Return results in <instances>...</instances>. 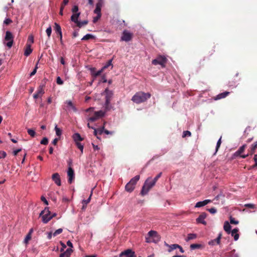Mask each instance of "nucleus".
Returning <instances> with one entry per match:
<instances>
[{
    "instance_id": "f257e3e1",
    "label": "nucleus",
    "mask_w": 257,
    "mask_h": 257,
    "mask_svg": "<svg viewBox=\"0 0 257 257\" xmlns=\"http://www.w3.org/2000/svg\"><path fill=\"white\" fill-rule=\"evenodd\" d=\"M151 96V94L149 92L145 93L143 91H139L132 97V100L137 104H140L147 101Z\"/></svg>"
},
{
    "instance_id": "f03ea898",
    "label": "nucleus",
    "mask_w": 257,
    "mask_h": 257,
    "mask_svg": "<svg viewBox=\"0 0 257 257\" xmlns=\"http://www.w3.org/2000/svg\"><path fill=\"white\" fill-rule=\"evenodd\" d=\"M154 181H152L151 178H148L145 182L141 191V194L145 196L147 194L150 190L155 185Z\"/></svg>"
},
{
    "instance_id": "7ed1b4c3",
    "label": "nucleus",
    "mask_w": 257,
    "mask_h": 257,
    "mask_svg": "<svg viewBox=\"0 0 257 257\" xmlns=\"http://www.w3.org/2000/svg\"><path fill=\"white\" fill-rule=\"evenodd\" d=\"M140 178V175H137L131 179L130 182L125 185V190L128 192H132L134 190L135 186L137 182L139 180Z\"/></svg>"
},
{
    "instance_id": "20e7f679",
    "label": "nucleus",
    "mask_w": 257,
    "mask_h": 257,
    "mask_svg": "<svg viewBox=\"0 0 257 257\" xmlns=\"http://www.w3.org/2000/svg\"><path fill=\"white\" fill-rule=\"evenodd\" d=\"M50 214L51 212L49 211L48 207H46L44 210L41 211L40 214V216H42L43 223H48L53 218V216H51Z\"/></svg>"
},
{
    "instance_id": "39448f33",
    "label": "nucleus",
    "mask_w": 257,
    "mask_h": 257,
    "mask_svg": "<svg viewBox=\"0 0 257 257\" xmlns=\"http://www.w3.org/2000/svg\"><path fill=\"white\" fill-rule=\"evenodd\" d=\"M14 42V37L12 33L10 31H7L6 36L4 40V44L7 46L9 48L12 47Z\"/></svg>"
},
{
    "instance_id": "423d86ee",
    "label": "nucleus",
    "mask_w": 257,
    "mask_h": 257,
    "mask_svg": "<svg viewBox=\"0 0 257 257\" xmlns=\"http://www.w3.org/2000/svg\"><path fill=\"white\" fill-rule=\"evenodd\" d=\"M104 93L105 94V108L106 110L110 109V102L113 96V92L106 88Z\"/></svg>"
},
{
    "instance_id": "0eeeda50",
    "label": "nucleus",
    "mask_w": 257,
    "mask_h": 257,
    "mask_svg": "<svg viewBox=\"0 0 257 257\" xmlns=\"http://www.w3.org/2000/svg\"><path fill=\"white\" fill-rule=\"evenodd\" d=\"M167 61V59L165 56L160 55L156 59L153 60L152 63L155 65H160L162 68H164L166 66Z\"/></svg>"
},
{
    "instance_id": "6e6552de",
    "label": "nucleus",
    "mask_w": 257,
    "mask_h": 257,
    "mask_svg": "<svg viewBox=\"0 0 257 257\" xmlns=\"http://www.w3.org/2000/svg\"><path fill=\"white\" fill-rule=\"evenodd\" d=\"M133 37V34L129 32L127 30H124L121 37V41L129 42L132 40Z\"/></svg>"
},
{
    "instance_id": "1a4fd4ad",
    "label": "nucleus",
    "mask_w": 257,
    "mask_h": 257,
    "mask_svg": "<svg viewBox=\"0 0 257 257\" xmlns=\"http://www.w3.org/2000/svg\"><path fill=\"white\" fill-rule=\"evenodd\" d=\"M104 112L102 110H99L98 111H95L94 113V115L91 117H90L88 120L93 122L99 119V118L103 116L104 115Z\"/></svg>"
},
{
    "instance_id": "9d476101",
    "label": "nucleus",
    "mask_w": 257,
    "mask_h": 257,
    "mask_svg": "<svg viewBox=\"0 0 257 257\" xmlns=\"http://www.w3.org/2000/svg\"><path fill=\"white\" fill-rule=\"evenodd\" d=\"M119 257H137L135 251L131 249H127L122 251L119 254Z\"/></svg>"
},
{
    "instance_id": "9b49d317",
    "label": "nucleus",
    "mask_w": 257,
    "mask_h": 257,
    "mask_svg": "<svg viewBox=\"0 0 257 257\" xmlns=\"http://www.w3.org/2000/svg\"><path fill=\"white\" fill-rule=\"evenodd\" d=\"M67 175L68 177V182L71 184L75 178L74 171L72 168H68Z\"/></svg>"
},
{
    "instance_id": "f8f14e48",
    "label": "nucleus",
    "mask_w": 257,
    "mask_h": 257,
    "mask_svg": "<svg viewBox=\"0 0 257 257\" xmlns=\"http://www.w3.org/2000/svg\"><path fill=\"white\" fill-rule=\"evenodd\" d=\"M148 234L150 237H153L154 238V241L156 242H158L160 239L159 235H158L157 232L156 231L151 230L148 232Z\"/></svg>"
},
{
    "instance_id": "ddd939ff",
    "label": "nucleus",
    "mask_w": 257,
    "mask_h": 257,
    "mask_svg": "<svg viewBox=\"0 0 257 257\" xmlns=\"http://www.w3.org/2000/svg\"><path fill=\"white\" fill-rule=\"evenodd\" d=\"M257 148V142H255L253 145H252L251 147L248 150L249 153L247 155H241L240 157L242 158H245L249 155H252L254 153L255 150Z\"/></svg>"
},
{
    "instance_id": "4468645a",
    "label": "nucleus",
    "mask_w": 257,
    "mask_h": 257,
    "mask_svg": "<svg viewBox=\"0 0 257 257\" xmlns=\"http://www.w3.org/2000/svg\"><path fill=\"white\" fill-rule=\"evenodd\" d=\"M52 179L53 181L57 184L58 186L61 185V179L60 177V175L58 173H56L52 175Z\"/></svg>"
},
{
    "instance_id": "2eb2a0df",
    "label": "nucleus",
    "mask_w": 257,
    "mask_h": 257,
    "mask_svg": "<svg viewBox=\"0 0 257 257\" xmlns=\"http://www.w3.org/2000/svg\"><path fill=\"white\" fill-rule=\"evenodd\" d=\"M221 236H222L221 233H219L218 234V237L216 238L211 240L209 241V242H208L209 245H214L215 244V243L217 244H219L220 243V239L221 238Z\"/></svg>"
},
{
    "instance_id": "dca6fc26",
    "label": "nucleus",
    "mask_w": 257,
    "mask_h": 257,
    "mask_svg": "<svg viewBox=\"0 0 257 257\" xmlns=\"http://www.w3.org/2000/svg\"><path fill=\"white\" fill-rule=\"evenodd\" d=\"M206 217V214L205 213H201L199 217L196 219V221L198 223H201L203 224H206V222L204 220Z\"/></svg>"
},
{
    "instance_id": "f3484780",
    "label": "nucleus",
    "mask_w": 257,
    "mask_h": 257,
    "mask_svg": "<svg viewBox=\"0 0 257 257\" xmlns=\"http://www.w3.org/2000/svg\"><path fill=\"white\" fill-rule=\"evenodd\" d=\"M72 252L73 250L71 248H68L65 251L61 253L60 254L59 257H69Z\"/></svg>"
},
{
    "instance_id": "a211bd4d",
    "label": "nucleus",
    "mask_w": 257,
    "mask_h": 257,
    "mask_svg": "<svg viewBox=\"0 0 257 257\" xmlns=\"http://www.w3.org/2000/svg\"><path fill=\"white\" fill-rule=\"evenodd\" d=\"M230 93L228 91H225L217 95L214 97V100H219L226 97Z\"/></svg>"
},
{
    "instance_id": "6ab92c4d",
    "label": "nucleus",
    "mask_w": 257,
    "mask_h": 257,
    "mask_svg": "<svg viewBox=\"0 0 257 257\" xmlns=\"http://www.w3.org/2000/svg\"><path fill=\"white\" fill-rule=\"evenodd\" d=\"M210 202H211V200H209V199L205 200L203 201H199V202H198L196 204L195 207H201L206 205V204H207L208 203H210Z\"/></svg>"
},
{
    "instance_id": "aec40b11",
    "label": "nucleus",
    "mask_w": 257,
    "mask_h": 257,
    "mask_svg": "<svg viewBox=\"0 0 257 257\" xmlns=\"http://www.w3.org/2000/svg\"><path fill=\"white\" fill-rule=\"evenodd\" d=\"M102 4H100V3H97L96 5L95 9L94 11V13L96 14L97 15L101 16V9L102 6Z\"/></svg>"
},
{
    "instance_id": "412c9836",
    "label": "nucleus",
    "mask_w": 257,
    "mask_h": 257,
    "mask_svg": "<svg viewBox=\"0 0 257 257\" xmlns=\"http://www.w3.org/2000/svg\"><path fill=\"white\" fill-rule=\"evenodd\" d=\"M164 244H165V246L169 247L168 251L169 252H171L174 249L177 248V247H179V244H173L169 245L166 242H165Z\"/></svg>"
},
{
    "instance_id": "4be33fe9",
    "label": "nucleus",
    "mask_w": 257,
    "mask_h": 257,
    "mask_svg": "<svg viewBox=\"0 0 257 257\" xmlns=\"http://www.w3.org/2000/svg\"><path fill=\"white\" fill-rule=\"evenodd\" d=\"M80 12L76 13L75 14H73V15L71 17V20L75 24H77V23L79 22L78 19L80 17Z\"/></svg>"
},
{
    "instance_id": "5701e85b",
    "label": "nucleus",
    "mask_w": 257,
    "mask_h": 257,
    "mask_svg": "<svg viewBox=\"0 0 257 257\" xmlns=\"http://www.w3.org/2000/svg\"><path fill=\"white\" fill-rule=\"evenodd\" d=\"M90 71L91 75L95 77L100 75L103 71V70L101 69L97 71H96V69L95 68H91Z\"/></svg>"
},
{
    "instance_id": "b1692460",
    "label": "nucleus",
    "mask_w": 257,
    "mask_h": 257,
    "mask_svg": "<svg viewBox=\"0 0 257 257\" xmlns=\"http://www.w3.org/2000/svg\"><path fill=\"white\" fill-rule=\"evenodd\" d=\"M224 230L228 233H230L231 226L228 221H225L223 226Z\"/></svg>"
},
{
    "instance_id": "393cba45",
    "label": "nucleus",
    "mask_w": 257,
    "mask_h": 257,
    "mask_svg": "<svg viewBox=\"0 0 257 257\" xmlns=\"http://www.w3.org/2000/svg\"><path fill=\"white\" fill-rule=\"evenodd\" d=\"M246 148V145H243L241 147H240L239 149L235 153L234 155L238 156L240 155L244 151L245 148Z\"/></svg>"
},
{
    "instance_id": "a878e982",
    "label": "nucleus",
    "mask_w": 257,
    "mask_h": 257,
    "mask_svg": "<svg viewBox=\"0 0 257 257\" xmlns=\"http://www.w3.org/2000/svg\"><path fill=\"white\" fill-rule=\"evenodd\" d=\"M73 138L76 143L82 141L83 140V139L81 137L80 134L78 133L74 134L73 135Z\"/></svg>"
},
{
    "instance_id": "bb28decb",
    "label": "nucleus",
    "mask_w": 257,
    "mask_h": 257,
    "mask_svg": "<svg viewBox=\"0 0 257 257\" xmlns=\"http://www.w3.org/2000/svg\"><path fill=\"white\" fill-rule=\"evenodd\" d=\"M32 52L30 44H27L26 48L25 51L24 55L26 56H29Z\"/></svg>"
},
{
    "instance_id": "cd10ccee",
    "label": "nucleus",
    "mask_w": 257,
    "mask_h": 257,
    "mask_svg": "<svg viewBox=\"0 0 257 257\" xmlns=\"http://www.w3.org/2000/svg\"><path fill=\"white\" fill-rule=\"evenodd\" d=\"M92 194V191H91V193L89 198L87 199L83 200L82 201V203H83L82 209H85L86 208L87 204L90 202Z\"/></svg>"
},
{
    "instance_id": "c85d7f7f",
    "label": "nucleus",
    "mask_w": 257,
    "mask_h": 257,
    "mask_svg": "<svg viewBox=\"0 0 257 257\" xmlns=\"http://www.w3.org/2000/svg\"><path fill=\"white\" fill-rule=\"evenodd\" d=\"M54 29L55 31V32L58 34L62 33L61 28L60 26L57 23H55L54 24Z\"/></svg>"
},
{
    "instance_id": "c756f323",
    "label": "nucleus",
    "mask_w": 257,
    "mask_h": 257,
    "mask_svg": "<svg viewBox=\"0 0 257 257\" xmlns=\"http://www.w3.org/2000/svg\"><path fill=\"white\" fill-rule=\"evenodd\" d=\"M95 37L94 36L88 34L85 35L82 39V40L85 41V40H88L89 39H94Z\"/></svg>"
},
{
    "instance_id": "7c9ffc66",
    "label": "nucleus",
    "mask_w": 257,
    "mask_h": 257,
    "mask_svg": "<svg viewBox=\"0 0 257 257\" xmlns=\"http://www.w3.org/2000/svg\"><path fill=\"white\" fill-rule=\"evenodd\" d=\"M36 93L40 97H41L44 93V90L43 87L40 86L36 92Z\"/></svg>"
},
{
    "instance_id": "2f4dec72",
    "label": "nucleus",
    "mask_w": 257,
    "mask_h": 257,
    "mask_svg": "<svg viewBox=\"0 0 257 257\" xmlns=\"http://www.w3.org/2000/svg\"><path fill=\"white\" fill-rule=\"evenodd\" d=\"M197 237V235L194 233H189L188 234L187 238H186V241H188L190 240L195 239Z\"/></svg>"
},
{
    "instance_id": "473e14b6",
    "label": "nucleus",
    "mask_w": 257,
    "mask_h": 257,
    "mask_svg": "<svg viewBox=\"0 0 257 257\" xmlns=\"http://www.w3.org/2000/svg\"><path fill=\"white\" fill-rule=\"evenodd\" d=\"M88 22L87 20H84L83 21L80 22L79 21L77 23L76 26L79 28H81L83 26L86 25L88 24Z\"/></svg>"
},
{
    "instance_id": "72a5a7b5",
    "label": "nucleus",
    "mask_w": 257,
    "mask_h": 257,
    "mask_svg": "<svg viewBox=\"0 0 257 257\" xmlns=\"http://www.w3.org/2000/svg\"><path fill=\"white\" fill-rule=\"evenodd\" d=\"M28 134L32 138H34L36 135V133L35 131V130L31 128H29L27 130Z\"/></svg>"
},
{
    "instance_id": "f704fd0d",
    "label": "nucleus",
    "mask_w": 257,
    "mask_h": 257,
    "mask_svg": "<svg viewBox=\"0 0 257 257\" xmlns=\"http://www.w3.org/2000/svg\"><path fill=\"white\" fill-rule=\"evenodd\" d=\"M66 103L67 104L68 106L70 107L73 109V110L74 111H76L77 109L73 105V104L71 100L66 101Z\"/></svg>"
},
{
    "instance_id": "c9c22d12",
    "label": "nucleus",
    "mask_w": 257,
    "mask_h": 257,
    "mask_svg": "<svg viewBox=\"0 0 257 257\" xmlns=\"http://www.w3.org/2000/svg\"><path fill=\"white\" fill-rule=\"evenodd\" d=\"M221 138H222V137H221L217 142L216 149H215V152L214 153V155L217 153V152L218 151V149H219V148L220 147V145L221 144Z\"/></svg>"
},
{
    "instance_id": "e433bc0d",
    "label": "nucleus",
    "mask_w": 257,
    "mask_h": 257,
    "mask_svg": "<svg viewBox=\"0 0 257 257\" xmlns=\"http://www.w3.org/2000/svg\"><path fill=\"white\" fill-rule=\"evenodd\" d=\"M112 60H109L107 62V63L105 65H104L102 68L101 69L103 71L104 69H105L106 68H108V67L110 66H112Z\"/></svg>"
},
{
    "instance_id": "4c0bfd02",
    "label": "nucleus",
    "mask_w": 257,
    "mask_h": 257,
    "mask_svg": "<svg viewBox=\"0 0 257 257\" xmlns=\"http://www.w3.org/2000/svg\"><path fill=\"white\" fill-rule=\"evenodd\" d=\"M55 130L56 131V134L57 136H60L62 134V131L60 128L57 127V126H56L55 127Z\"/></svg>"
},
{
    "instance_id": "58836bf2",
    "label": "nucleus",
    "mask_w": 257,
    "mask_h": 257,
    "mask_svg": "<svg viewBox=\"0 0 257 257\" xmlns=\"http://www.w3.org/2000/svg\"><path fill=\"white\" fill-rule=\"evenodd\" d=\"M201 247V245L199 244H192L190 245V248L191 249H195L196 248H199Z\"/></svg>"
},
{
    "instance_id": "ea45409f",
    "label": "nucleus",
    "mask_w": 257,
    "mask_h": 257,
    "mask_svg": "<svg viewBox=\"0 0 257 257\" xmlns=\"http://www.w3.org/2000/svg\"><path fill=\"white\" fill-rule=\"evenodd\" d=\"M76 145L77 147V148L80 149L81 151V154L83 153V146L79 142L76 143Z\"/></svg>"
},
{
    "instance_id": "a19ab883",
    "label": "nucleus",
    "mask_w": 257,
    "mask_h": 257,
    "mask_svg": "<svg viewBox=\"0 0 257 257\" xmlns=\"http://www.w3.org/2000/svg\"><path fill=\"white\" fill-rule=\"evenodd\" d=\"M46 32L47 33V35L48 37V38H49L51 35V33H52V28H51V26H49L47 29H46Z\"/></svg>"
},
{
    "instance_id": "79ce46f5",
    "label": "nucleus",
    "mask_w": 257,
    "mask_h": 257,
    "mask_svg": "<svg viewBox=\"0 0 257 257\" xmlns=\"http://www.w3.org/2000/svg\"><path fill=\"white\" fill-rule=\"evenodd\" d=\"M63 231V229L62 228H59L57 229L54 233H53V236H56L57 235L61 233Z\"/></svg>"
},
{
    "instance_id": "37998d69",
    "label": "nucleus",
    "mask_w": 257,
    "mask_h": 257,
    "mask_svg": "<svg viewBox=\"0 0 257 257\" xmlns=\"http://www.w3.org/2000/svg\"><path fill=\"white\" fill-rule=\"evenodd\" d=\"M41 144L46 145L48 143V139L47 138H44L40 142Z\"/></svg>"
},
{
    "instance_id": "c03bdc74",
    "label": "nucleus",
    "mask_w": 257,
    "mask_h": 257,
    "mask_svg": "<svg viewBox=\"0 0 257 257\" xmlns=\"http://www.w3.org/2000/svg\"><path fill=\"white\" fill-rule=\"evenodd\" d=\"M31 235H30V233H28V234L26 235V236L25 238L24 242L26 243H27L28 242V241L31 239Z\"/></svg>"
},
{
    "instance_id": "a18cd8bd",
    "label": "nucleus",
    "mask_w": 257,
    "mask_h": 257,
    "mask_svg": "<svg viewBox=\"0 0 257 257\" xmlns=\"http://www.w3.org/2000/svg\"><path fill=\"white\" fill-rule=\"evenodd\" d=\"M162 172L160 173L159 174H158L155 178L154 179H152V181H154V182L156 183V182L157 181V180L161 177V176H162Z\"/></svg>"
},
{
    "instance_id": "49530a36",
    "label": "nucleus",
    "mask_w": 257,
    "mask_h": 257,
    "mask_svg": "<svg viewBox=\"0 0 257 257\" xmlns=\"http://www.w3.org/2000/svg\"><path fill=\"white\" fill-rule=\"evenodd\" d=\"M72 12L73 13V14H75L76 13H78V7L77 6H74L72 9Z\"/></svg>"
},
{
    "instance_id": "de8ad7c7",
    "label": "nucleus",
    "mask_w": 257,
    "mask_h": 257,
    "mask_svg": "<svg viewBox=\"0 0 257 257\" xmlns=\"http://www.w3.org/2000/svg\"><path fill=\"white\" fill-rule=\"evenodd\" d=\"M191 133L190 132H189L188 131H184L183 137H186L187 136L190 137V136H191Z\"/></svg>"
},
{
    "instance_id": "09e8293b",
    "label": "nucleus",
    "mask_w": 257,
    "mask_h": 257,
    "mask_svg": "<svg viewBox=\"0 0 257 257\" xmlns=\"http://www.w3.org/2000/svg\"><path fill=\"white\" fill-rule=\"evenodd\" d=\"M230 222L231 224H237L238 223V221L235 220L234 218L230 217Z\"/></svg>"
},
{
    "instance_id": "8fccbe9b",
    "label": "nucleus",
    "mask_w": 257,
    "mask_h": 257,
    "mask_svg": "<svg viewBox=\"0 0 257 257\" xmlns=\"http://www.w3.org/2000/svg\"><path fill=\"white\" fill-rule=\"evenodd\" d=\"M56 82L59 85H62L63 84V81L60 77H57Z\"/></svg>"
},
{
    "instance_id": "3c124183",
    "label": "nucleus",
    "mask_w": 257,
    "mask_h": 257,
    "mask_svg": "<svg viewBox=\"0 0 257 257\" xmlns=\"http://www.w3.org/2000/svg\"><path fill=\"white\" fill-rule=\"evenodd\" d=\"M208 211L212 214H214L216 212V209L214 207H212L210 209H208Z\"/></svg>"
},
{
    "instance_id": "603ef678",
    "label": "nucleus",
    "mask_w": 257,
    "mask_h": 257,
    "mask_svg": "<svg viewBox=\"0 0 257 257\" xmlns=\"http://www.w3.org/2000/svg\"><path fill=\"white\" fill-rule=\"evenodd\" d=\"M105 123V122L104 123V125L101 128L97 130L99 135H101L102 133L104 132Z\"/></svg>"
},
{
    "instance_id": "864d4df0",
    "label": "nucleus",
    "mask_w": 257,
    "mask_h": 257,
    "mask_svg": "<svg viewBox=\"0 0 257 257\" xmlns=\"http://www.w3.org/2000/svg\"><path fill=\"white\" fill-rule=\"evenodd\" d=\"M37 65H38V63L37 64V65H36L35 68H34V69L33 70V71L31 73L30 76H32L36 74V73L37 72V68H38Z\"/></svg>"
},
{
    "instance_id": "5fc2aeb1",
    "label": "nucleus",
    "mask_w": 257,
    "mask_h": 257,
    "mask_svg": "<svg viewBox=\"0 0 257 257\" xmlns=\"http://www.w3.org/2000/svg\"><path fill=\"white\" fill-rule=\"evenodd\" d=\"M238 231V229L237 228H234L231 232V235L232 236H233L234 234H235L236 233H237Z\"/></svg>"
},
{
    "instance_id": "6e6d98bb",
    "label": "nucleus",
    "mask_w": 257,
    "mask_h": 257,
    "mask_svg": "<svg viewBox=\"0 0 257 257\" xmlns=\"http://www.w3.org/2000/svg\"><path fill=\"white\" fill-rule=\"evenodd\" d=\"M11 22H12V20L9 18L6 19L4 22V24H5L6 25H9Z\"/></svg>"
},
{
    "instance_id": "4d7b16f0",
    "label": "nucleus",
    "mask_w": 257,
    "mask_h": 257,
    "mask_svg": "<svg viewBox=\"0 0 257 257\" xmlns=\"http://www.w3.org/2000/svg\"><path fill=\"white\" fill-rule=\"evenodd\" d=\"M28 41L33 43L34 42V37L32 35L29 36Z\"/></svg>"
},
{
    "instance_id": "13d9d810",
    "label": "nucleus",
    "mask_w": 257,
    "mask_h": 257,
    "mask_svg": "<svg viewBox=\"0 0 257 257\" xmlns=\"http://www.w3.org/2000/svg\"><path fill=\"white\" fill-rule=\"evenodd\" d=\"M101 16L100 15H97L96 17H94L93 20V23H96L97 22V21L100 18Z\"/></svg>"
},
{
    "instance_id": "bf43d9fd",
    "label": "nucleus",
    "mask_w": 257,
    "mask_h": 257,
    "mask_svg": "<svg viewBox=\"0 0 257 257\" xmlns=\"http://www.w3.org/2000/svg\"><path fill=\"white\" fill-rule=\"evenodd\" d=\"M41 199L46 205H48V202L45 197L42 196Z\"/></svg>"
},
{
    "instance_id": "052dcab7",
    "label": "nucleus",
    "mask_w": 257,
    "mask_h": 257,
    "mask_svg": "<svg viewBox=\"0 0 257 257\" xmlns=\"http://www.w3.org/2000/svg\"><path fill=\"white\" fill-rule=\"evenodd\" d=\"M245 207L250 208H254V205L252 204H246L244 205Z\"/></svg>"
},
{
    "instance_id": "680f3d73",
    "label": "nucleus",
    "mask_w": 257,
    "mask_h": 257,
    "mask_svg": "<svg viewBox=\"0 0 257 257\" xmlns=\"http://www.w3.org/2000/svg\"><path fill=\"white\" fill-rule=\"evenodd\" d=\"M6 156V153L5 152H0V159L4 158Z\"/></svg>"
},
{
    "instance_id": "e2e57ef3",
    "label": "nucleus",
    "mask_w": 257,
    "mask_h": 257,
    "mask_svg": "<svg viewBox=\"0 0 257 257\" xmlns=\"http://www.w3.org/2000/svg\"><path fill=\"white\" fill-rule=\"evenodd\" d=\"M58 141H59V138H55V139L53 140L52 143L53 145L55 146L57 145Z\"/></svg>"
},
{
    "instance_id": "0e129e2a",
    "label": "nucleus",
    "mask_w": 257,
    "mask_h": 257,
    "mask_svg": "<svg viewBox=\"0 0 257 257\" xmlns=\"http://www.w3.org/2000/svg\"><path fill=\"white\" fill-rule=\"evenodd\" d=\"M67 163H68V165L69 166L68 168H72V160L69 159L67 161Z\"/></svg>"
},
{
    "instance_id": "69168bd1",
    "label": "nucleus",
    "mask_w": 257,
    "mask_h": 257,
    "mask_svg": "<svg viewBox=\"0 0 257 257\" xmlns=\"http://www.w3.org/2000/svg\"><path fill=\"white\" fill-rule=\"evenodd\" d=\"M67 245L70 247V248H72L73 247V244H72V243L70 241V240H68L67 242Z\"/></svg>"
},
{
    "instance_id": "338daca9",
    "label": "nucleus",
    "mask_w": 257,
    "mask_h": 257,
    "mask_svg": "<svg viewBox=\"0 0 257 257\" xmlns=\"http://www.w3.org/2000/svg\"><path fill=\"white\" fill-rule=\"evenodd\" d=\"M101 81L103 83L106 82L107 79L106 78V77L105 76H102Z\"/></svg>"
},
{
    "instance_id": "774afa93",
    "label": "nucleus",
    "mask_w": 257,
    "mask_h": 257,
    "mask_svg": "<svg viewBox=\"0 0 257 257\" xmlns=\"http://www.w3.org/2000/svg\"><path fill=\"white\" fill-rule=\"evenodd\" d=\"M233 236L234 237V239L235 240H237L239 238V234L238 233H236Z\"/></svg>"
}]
</instances>
